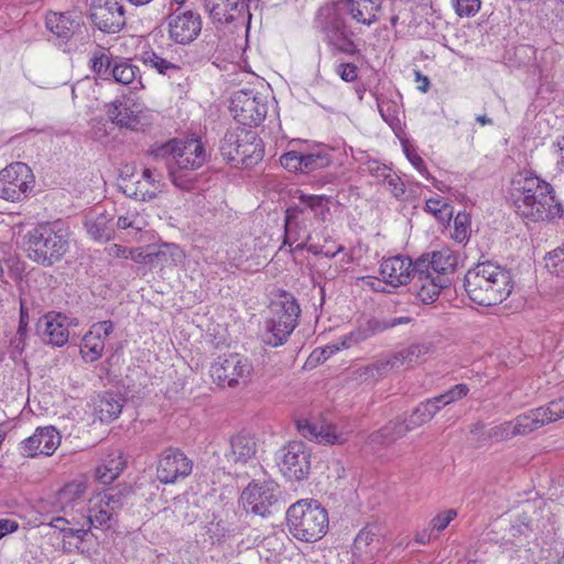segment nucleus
Returning a JSON list of instances; mask_svg holds the SVG:
<instances>
[{"mask_svg":"<svg viewBox=\"0 0 564 564\" xmlns=\"http://www.w3.org/2000/svg\"><path fill=\"white\" fill-rule=\"evenodd\" d=\"M510 196L517 214L532 221L561 218L564 212L551 184L528 171L514 175Z\"/></svg>","mask_w":564,"mask_h":564,"instance_id":"1","label":"nucleus"},{"mask_svg":"<svg viewBox=\"0 0 564 564\" xmlns=\"http://www.w3.org/2000/svg\"><path fill=\"white\" fill-rule=\"evenodd\" d=\"M150 155L154 161L164 163L172 184L183 191L193 187V172L206 161L205 149L197 139H172L152 148Z\"/></svg>","mask_w":564,"mask_h":564,"instance_id":"2","label":"nucleus"},{"mask_svg":"<svg viewBox=\"0 0 564 564\" xmlns=\"http://www.w3.org/2000/svg\"><path fill=\"white\" fill-rule=\"evenodd\" d=\"M464 288L474 303L494 306L510 295L513 285L509 271L492 262H482L467 271Z\"/></svg>","mask_w":564,"mask_h":564,"instance_id":"3","label":"nucleus"},{"mask_svg":"<svg viewBox=\"0 0 564 564\" xmlns=\"http://www.w3.org/2000/svg\"><path fill=\"white\" fill-rule=\"evenodd\" d=\"M23 239L28 257L43 267L61 261L69 248L68 227L59 220L37 224Z\"/></svg>","mask_w":564,"mask_h":564,"instance_id":"4","label":"nucleus"},{"mask_svg":"<svg viewBox=\"0 0 564 564\" xmlns=\"http://www.w3.org/2000/svg\"><path fill=\"white\" fill-rule=\"evenodd\" d=\"M564 417V398L549 402L519 414L511 421L495 425L484 433L485 440L495 443L508 441L514 436L528 435L540 427Z\"/></svg>","mask_w":564,"mask_h":564,"instance_id":"5","label":"nucleus"},{"mask_svg":"<svg viewBox=\"0 0 564 564\" xmlns=\"http://www.w3.org/2000/svg\"><path fill=\"white\" fill-rule=\"evenodd\" d=\"M315 29L323 35V41L333 55L338 53L347 56L360 54L355 41V33L347 24L344 12L337 4L326 3L322 6L314 19Z\"/></svg>","mask_w":564,"mask_h":564,"instance_id":"6","label":"nucleus"},{"mask_svg":"<svg viewBox=\"0 0 564 564\" xmlns=\"http://www.w3.org/2000/svg\"><path fill=\"white\" fill-rule=\"evenodd\" d=\"M328 513L316 500L303 499L289 507L286 524L297 540L313 543L321 540L328 530Z\"/></svg>","mask_w":564,"mask_h":564,"instance_id":"7","label":"nucleus"},{"mask_svg":"<svg viewBox=\"0 0 564 564\" xmlns=\"http://www.w3.org/2000/svg\"><path fill=\"white\" fill-rule=\"evenodd\" d=\"M219 150L224 159L242 167L254 166L264 155L262 140L256 131L246 128L227 131L220 141Z\"/></svg>","mask_w":564,"mask_h":564,"instance_id":"8","label":"nucleus"},{"mask_svg":"<svg viewBox=\"0 0 564 564\" xmlns=\"http://www.w3.org/2000/svg\"><path fill=\"white\" fill-rule=\"evenodd\" d=\"M126 501V492L121 489H109L89 499L87 513H83L80 524L85 536L91 528L108 530L117 522L118 512Z\"/></svg>","mask_w":564,"mask_h":564,"instance_id":"9","label":"nucleus"},{"mask_svg":"<svg viewBox=\"0 0 564 564\" xmlns=\"http://www.w3.org/2000/svg\"><path fill=\"white\" fill-rule=\"evenodd\" d=\"M411 322L412 318L410 316H401L390 319H380L377 317H367L360 319L358 321V325L350 333L344 335L338 344L326 346L319 352L315 350L310 358L313 359L318 354L316 360H321V358L326 360L334 351H337L340 348H350L379 333L397 327L399 325L410 324Z\"/></svg>","mask_w":564,"mask_h":564,"instance_id":"10","label":"nucleus"},{"mask_svg":"<svg viewBox=\"0 0 564 564\" xmlns=\"http://www.w3.org/2000/svg\"><path fill=\"white\" fill-rule=\"evenodd\" d=\"M280 499V487L273 480H253L241 494L245 510L260 517L271 514L278 508Z\"/></svg>","mask_w":564,"mask_h":564,"instance_id":"11","label":"nucleus"},{"mask_svg":"<svg viewBox=\"0 0 564 564\" xmlns=\"http://www.w3.org/2000/svg\"><path fill=\"white\" fill-rule=\"evenodd\" d=\"M253 367L248 358L238 354L218 357L210 367V376L221 387L247 384Z\"/></svg>","mask_w":564,"mask_h":564,"instance_id":"12","label":"nucleus"},{"mask_svg":"<svg viewBox=\"0 0 564 564\" xmlns=\"http://www.w3.org/2000/svg\"><path fill=\"white\" fill-rule=\"evenodd\" d=\"M311 452L302 442H291L276 453V465L290 481H302L311 471Z\"/></svg>","mask_w":564,"mask_h":564,"instance_id":"13","label":"nucleus"},{"mask_svg":"<svg viewBox=\"0 0 564 564\" xmlns=\"http://www.w3.org/2000/svg\"><path fill=\"white\" fill-rule=\"evenodd\" d=\"M230 111L242 126L257 127L267 116L268 102L260 93L243 89L232 95Z\"/></svg>","mask_w":564,"mask_h":564,"instance_id":"14","label":"nucleus"},{"mask_svg":"<svg viewBox=\"0 0 564 564\" xmlns=\"http://www.w3.org/2000/svg\"><path fill=\"white\" fill-rule=\"evenodd\" d=\"M165 22L169 39L175 44H191L202 32L200 14L183 7L172 9Z\"/></svg>","mask_w":564,"mask_h":564,"instance_id":"15","label":"nucleus"},{"mask_svg":"<svg viewBox=\"0 0 564 564\" xmlns=\"http://www.w3.org/2000/svg\"><path fill=\"white\" fill-rule=\"evenodd\" d=\"M34 184L31 169L22 162H14L0 172V198L18 202L26 197Z\"/></svg>","mask_w":564,"mask_h":564,"instance_id":"16","label":"nucleus"},{"mask_svg":"<svg viewBox=\"0 0 564 564\" xmlns=\"http://www.w3.org/2000/svg\"><path fill=\"white\" fill-rule=\"evenodd\" d=\"M131 253V259L137 263L150 265L151 268H170L181 264L185 259L183 250L174 243H162L160 246H147L138 248Z\"/></svg>","mask_w":564,"mask_h":564,"instance_id":"17","label":"nucleus"},{"mask_svg":"<svg viewBox=\"0 0 564 564\" xmlns=\"http://www.w3.org/2000/svg\"><path fill=\"white\" fill-rule=\"evenodd\" d=\"M87 489L88 481L85 477L73 479L57 490L53 506L65 516L82 517Z\"/></svg>","mask_w":564,"mask_h":564,"instance_id":"18","label":"nucleus"},{"mask_svg":"<svg viewBox=\"0 0 564 564\" xmlns=\"http://www.w3.org/2000/svg\"><path fill=\"white\" fill-rule=\"evenodd\" d=\"M89 15L105 33H117L126 25L122 0H93Z\"/></svg>","mask_w":564,"mask_h":564,"instance_id":"19","label":"nucleus"},{"mask_svg":"<svg viewBox=\"0 0 564 564\" xmlns=\"http://www.w3.org/2000/svg\"><path fill=\"white\" fill-rule=\"evenodd\" d=\"M193 470V460L181 449L170 447L162 454L156 467L158 479L162 484H175L186 478Z\"/></svg>","mask_w":564,"mask_h":564,"instance_id":"20","label":"nucleus"},{"mask_svg":"<svg viewBox=\"0 0 564 564\" xmlns=\"http://www.w3.org/2000/svg\"><path fill=\"white\" fill-rule=\"evenodd\" d=\"M68 318L62 313L48 312L37 322L36 332L51 346L62 347L69 338Z\"/></svg>","mask_w":564,"mask_h":564,"instance_id":"21","label":"nucleus"},{"mask_svg":"<svg viewBox=\"0 0 564 564\" xmlns=\"http://www.w3.org/2000/svg\"><path fill=\"white\" fill-rule=\"evenodd\" d=\"M111 321H102L93 324L84 335L80 345V355L86 362H94L101 358L106 338L113 332Z\"/></svg>","mask_w":564,"mask_h":564,"instance_id":"22","label":"nucleus"},{"mask_svg":"<svg viewBox=\"0 0 564 564\" xmlns=\"http://www.w3.org/2000/svg\"><path fill=\"white\" fill-rule=\"evenodd\" d=\"M61 443L58 431L52 426L37 427L33 435L21 443V452L24 456L52 455Z\"/></svg>","mask_w":564,"mask_h":564,"instance_id":"23","label":"nucleus"},{"mask_svg":"<svg viewBox=\"0 0 564 564\" xmlns=\"http://www.w3.org/2000/svg\"><path fill=\"white\" fill-rule=\"evenodd\" d=\"M416 260L405 256H395L384 259L380 264V273L384 283L393 288L405 285L414 279Z\"/></svg>","mask_w":564,"mask_h":564,"instance_id":"24","label":"nucleus"},{"mask_svg":"<svg viewBox=\"0 0 564 564\" xmlns=\"http://www.w3.org/2000/svg\"><path fill=\"white\" fill-rule=\"evenodd\" d=\"M457 265V256L448 248H443L432 253L422 254L416 259V272H424L431 275L447 276L453 273Z\"/></svg>","mask_w":564,"mask_h":564,"instance_id":"25","label":"nucleus"},{"mask_svg":"<svg viewBox=\"0 0 564 564\" xmlns=\"http://www.w3.org/2000/svg\"><path fill=\"white\" fill-rule=\"evenodd\" d=\"M46 29L58 40L66 43L83 29L82 17L78 13L51 12L45 18Z\"/></svg>","mask_w":564,"mask_h":564,"instance_id":"26","label":"nucleus"},{"mask_svg":"<svg viewBox=\"0 0 564 564\" xmlns=\"http://www.w3.org/2000/svg\"><path fill=\"white\" fill-rule=\"evenodd\" d=\"M330 4H337L338 10L344 12V15L348 13L356 22L372 25L378 21V11L381 9V0H375V2H367L365 0H338Z\"/></svg>","mask_w":564,"mask_h":564,"instance_id":"27","label":"nucleus"},{"mask_svg":"<svg viewBox=\"0 0 564 564\" xmlns=\"http://www.w3.org/2000/svg\"><path fill=\"white\" fill-rule=\"evenodd\" d=\"M449 285L448 276L431 275L424 272L422 275L414 271L413 288L415 289L416 297L423 304L434 303L441 293V290Z\"/></svg>","mask_w":564,"mask_h":564,"instance_id":"28","label":"nucleus"},{"mask_svg":"<svg viewBox=\"0 0 564 564\" xmlns=\"http://www.w3.org/2000/svg\"><path fill=\"white\" fill-rule=\"evenodd\" d=\"M300 313L301 308L297 301L292 295L284 293L279 300L271 303L269 319L288 329H295Z\"/></svg>","mask_w":564,"mask_h":564,"instance_id":"29","label":"nucleus"},{"mask_svg":"<svg viewBox=\"0 0 564 564\" xmlns=\"http://www.w3.org/2000/svg\"><path fill=\"white\" fill-rule=\"evenodd\" d=\"M299 199V205L290 206L286 209V228L291 226V224L295 221L297 216L300 214H303L306 209H311L314 216L322 221H324L326 219V216L329 214V198L326 196L301 194Z\"/></svg>","mask_w":564,"mask_h":564,"instance_id":"30","label":"nucleus"},{"mask_svg":"<svg viewBox=\"0 0 564 564\" xmlns=\"http://www.w3.org/2000/svg\"><path fill=\"white\" fill-rule=\"evenodd\" d=\"M256 454L257 443L254 438L246 434H236L229 440L225 457L231 465H246L256 457Z\"/></svg>","mask_w":564,"mask_h":564,"instance_id":"31","label":"nucleus"},{"mask_svg":"<svg viewBox=\"0 0 564 564\" xmlns=\"http://www.w3.org/2000/svg\"><path fill=\"white\" fill-rule=\"evenodd\" d=\"M109 118L120 127L137 130L142 122V109L130 101L115 102L108 112Z\"/></svg>","mask_w":564,"mask_h":564,"instance_id":"32","label":"nucleus"},{"mask_svg":"<svg viewBox=\"0 0 564 564\" xmlns=\"http://www.w3.org/2000/svg\"><path fill=\"white\" fill-rule=\"evenodd\" d=\"M296 426L301 435L310 441L319 444H336L341 442V437L335 433L330 425L317 424L308 420H299Z\"/></svg>","mask_w":564,"mask_h":564,"instance_id":"33","label":"nucleus"},{"mask_svg":"<svg viewBox=\"0 0 564 564\" xmlns=\"http://www.w3.org/2000/svg\"><path fill=\"white\" fill-rule=\"evenodd\" d=\"M411 429L408 427V423L404 417H398L390 421L380 430L371 433L368 437L370 444L378 446H389L398 440L404 437Z\"/></svg>","mask_w":564,"mask_h":564,"instance_id":"34","label":"nucleus"},{"mask_svg":"<svg viewBox=\"0 0 564 564\" xmlns=\"http://www.w3.org/2000/svg\"><path fill=\"white\" fill-rule=\"evenodd\" d=\"M112 216L107 212H93L85 217V228L89 237L96 241L109 240L113 232Z\"/></svg>","mask_w":564,"mask_h":564,"instance_id":"35","label":"nucleus"},{"mask_svg":"<svg viewBox=\"0 0 564 564\" xmlns=\"http://www.w3.org/2000/svg\"><path fill=\"white\" fill-rule=\"evenodd\" d=\"M435 350V346L432 341L415 343L409 347L395 352L401 366L412 367L420 364Z\"/></svg>","mask_w":564,"mask_h":564,"instance_id":"36","label":"nucleus"},{"mask_svg":"<svg viewBox=\"0 0 564 564\" xmlns=\"http://www.w3.org/2000/svg\"><path fill=\"white\" fill-rule=\"evenodd\" d=\"M123 403V398L113 392H105L99 395L96 403V411L98 412L100 421L109 422L117 419L122 411Z\"/></svg>","mask_w":564,"mask_h":564,"instance_id":"37","label":"nucleus"},{"mask_svg":"<svg viewBox=\"0 0 564 564\" xmlns=\"http://www.w3.org/2000/svg\"><path fill=\"white\" fill-rule=\"evenodd\" d=\"M126 460L120 452L111 453L104 463L97 467L96 476L105 485L111 484L123 470Z\"/></svg>","mask_w":564,"mask_h":564,"instance_id":"38","label":"nucleus"},{"mask_svg":"<svg viewBox=\"0 0 564 564\" xmlns=\"http://www.w3.org/2000/svg\"><path fill=\"white\" fill-rule=\"evenodd\" d=\"M80 517L63 516L53 518L50 525L64 534V538H76L79 542L85 540V529L80 524Z\"/></svg>","mask_w":564,"mask_h":564,"instance_id":"39","label":"nucleus"},{"mask_svg":"<svg viewBox=\"0 0 564 564\" xmlns=\"http://www.w3.org/2000/svg\"><path fill=\"white\" fill-rule=\"evenodd\" d=\"M440 411V405L435 404L433 399H429L425 402H421L410 415L405 416L404 420L408 423V427L411 431L419 426L430 422L435 414Z\"/></svg>","mask_w":564,"mask_h":564,"instance_id":"40","label":"nucleus"},{"mask_svg":"<svg viewBox=\"0 0 564 564\" xmlns=\"http://www.w3.org/2000/svg\"><path fill=\"white\" fill-rule=\"evenodd\" d=\"M294 329H288L276 322L267 319L264 322V329L261 334L262 343L267 346L279 347L289 339Z\"/></svg>","mask_w":564,"mask_h":564,"instance_id":"41","label":"nucleus"},{"mask_svg":"<svg viewBox=\"0 0 564 564\" xmlns=\"http://www.w3.org/2000/svg\"><path fill=\"white\" fill-rule=\"evenodd\" d=\"M139 67L131 64L128 59L117 57V59H115L113 68L111 69L110 79L122 85H130L135 82L140 84V80L137 79Z\"/></svg>","mask_w":564,"mask_h":564,"instance_id":"42","label":"nucleus"},{"mask_svg":"<svg viewBox=\"0 0 564 564\" xmlns=\"http://www.w3.org/2000/svg\"><path fill=\"white\" fill-rule=\"evenodd\" d=\"M118 56H112L108 51L99 48L93 53L90 64L93 72L101 79L109 80L111 69L113 68L115 59Z\"/></svg>","mask_w":564,"mask_h":564,"instance_id":"43","label":"nucleus"},{"mask_svg":"<svg viewBox=\"0 0 564 564\" xmlns=\"http://www.w3.org/2000/svg\"><path fill=\"white\" fill-rule=\"evenodd\" d=\"M141 61L145 66L155 69L159 74L162 75L171 76L181 69V67L177 64L162 57L154 51L143 52L141 55Z\"/></svg>","mask_w":564,"mask_h":564,"instance_id":"44","label":"nucleus"},{"mask_svg":"<svg viewBox=\"0 0 564 564\" xmlns=\"http://www.w3.org/2000/svg\"><path fill=\"white\" fill-rule=\"evenodd\" d=\"M143 182L150 185L151 188L140 189V193L134 195L141 200H150L156 197V193L160 192L162 186V175L150 167H145L142 172Z\"/></svg>","mask_w":564,"mask_h":564,"instance_id":"45","label":"nucleus"},{"mask_svg":"<svg viewBox=\"0 0 564 564\" xmlns=\"http://www.w3.org/2000/svg\"><path fill=\"white\" fill-rule=\"evenodd\" d=\"M377 99V106H378V110L382 117V119L391 127V128H395L400 124V119H399V113H400V109H399V105L393 101V100H389V99H381L379 97H376Z\"/></svg>","mask_w":564,"mask_h":564,"instance_id":"46","label":"nucleus"},{"mask_svg":"<svg viewBox=\"0 0 564 564\" xmlns=\"http://www.w3.org/2000/svg\"><path fill=\"white\" fill-rule=\"evenodd\" d=\"M238 7V0L229 1L227 0V3L218 2L215 3L209 13L210 17L220 23H230L235 20L234 11L237 10Z\"/></svg>","mask_w":564,"mask_h":564,"instance_id":"47","label":"nucleus"},{"mask_svg":"<svg viewBox=\"0 0 564 564\" xmlns=\"http://www.w3.org/2000/svg\"><path fill=\"white\" fill-rule=\"evenodd\" d=\"M330 162L329 155L323 151L303 154V173L325 169Z\"/></svg>","mask_w":564,"mask_h":564,"instance_id":"48","label":"nucleus"},{"mask_svg":"<svg viewBox=\"0 0 564 564\" xmlns=\"http://www.w3.org/2000/svg\"><path fill=\"white\" fill-rule=\"evenodd\" d=\"M468 392L469 388L467 384L458 383L448 389L447 391H445L444 393L438 394L432 399L435 402V404L440 405L441 410L443 406L465 398L468 394Z\"/></svg>","mask_w":564,"mask_h":564,"instance_id":"49","label":"nucleus"},{"mask_svg":"<svg viewBox=\"0 0 564 564\" xmlns=\"http://www.w3.org/2000/svg\"><path fill=\"white\" fill-rule=\"evenodd\" d=\"M375 540V534L367 530L362 529L356 536L352 545V553L355 556L362 558L367 556H371L372 551L370 550V545Z\"/></svg>","mask_w":564,"mask_h":564,"instance_id":"50","label":"nucleus"},{"mask_svg":"<svg viewBox=\"0 0 564 564\" xmlns=\"http://www.w3.org/2000/svg\"><path fill=\"white\" fill-rule=\"evenodd\" d=\"M470 234V217L466 213H458L454 219V230L451 237L459 243L468 240Z\"/></svg>","mask_w":564,"mask_h":564,"instance_id":"51","label":"nucleus"},{"mask_svg":"<svg viewBox=\"0 0 564 564\" xmlns=\"http://www.w3.org/2000/svg\"><path fill=\"white\" fill-rule=\"evenodd\" d=\"M425 209L433 214L440 221H448L452 218V207L440 198H430L425 203Z\"/></svg>","mask_w":564,"mask_h":564,"instance_id":"52","label":"nucleus"},{"mask_svg":"<svg viewBox=\"0 0 564 564\" xmlns=\"http://www.w3.org/2000/svg\"><path fill=\"white\" fill-rule=\"evenodd\" d=\"M545 268L550 273L564 278V248H557L547 253Z\"/></svg>","mask_w":564,"mask_h":564,"instance_id":"53","label":"nucleus"},{"mask_svg":"<svg viewBox=\"0 0 564 564\" xmlns=\"http://www.w3.org/2000/svg\"><path fill=\"white\" fill-rule=\"evenodd\" d=\"M371 367L376 379H380L386 376L390 370L400 368V361L395 356V352L371 362Z\"/></svg>","mask_w":564,"mask_h":564,"instance_id":"54","label":"nucleus"},{"mask_svg":"<svg viewBox=\"0 0 564 564\" xmlns=\"http://www.w3.org/2000/svg\"><path fill=\"white\" fill-rule=\"evenodd\" d=\"M303 153L297 151H289L281 155L280 163L281 165L290 171V172H300L303 173Z\"/></svg>","mask_w":564,"mask_h":564,"instance_id":"55","label":"nucleus"},{"mask_svg":"<svg viewBox=\"0 0 564 564\" xmlns=\"http://www.w3.org/2000/svg\"><path fill=\"white\" fill-rule=\"evenodd\" d=\"M145 225L142 217L137 212H128L127 215L119 216L117 226L120 229L131 228L135 231H141Z\"/></svg>","mask_w":564,"mask_h":564,"instance_id":"56","label":"nucleus"},{"mask_svg":"<svg viewBox=\"0 0 564 564\" xmlns=\"http://www.w3.org/2000/svg\"><path fill=\"white\" fill-rule=\"evenodd\" d=\"M28 332L17 330L10 339L9 354L15 360L22 356L26 346Z\"/></svg>","mask_w":564,"mask_h":564,"instance_id":"57","label":"nucleus"},{"mask_svg":"<svg viewBox=\"0 0 564 564\" xmlns=\"http://www.w3.org/2000/svg\"><path fill=\"white\" fill-rule=\"evenodd\" d=\"M457 517L455 509L445 510L436 514L430 522V529L432 531L442 532L447 525Z\"/></svg>","mask_w":564,"mask_h":564,"instance_id":"58","label":"nucleus"},{"mask_svg":"<svg viewBox=\"0 0 564 564\" xmlns=\"http://www.w3.org/2000/svg\"><path fill=\"white\" fill-rule=\"evenodd\" d=\"M455 9L459 17H473L480 9V0H455Z\"/></svg>","mask_w":564,"mask_h":564,"instance_id":"59","label":"nucleus"},{"mask_svg":"<svg viewBox=\"0 0 564 564\" xmlns=\"http://www.w3.org/2000/svg\"><path fill=\"white\" fill-rule=\"evenodd\" d=\"M343 250H344V247L341 245L328 246L327 242H325V245H323V246L316 245V243H312V245L307 246L308 252H311L315 256L323 254L327 258H334L337 253L341 252Z\"/></svg>","mask_w":564,"mask_h":564,"instance_id":"60","label":"nucleus"},{"mask_svg":"<svg viewBox=\"0 0 564 564\" xmlns=\"http://www.w3.org/2000/svg\"><path fill=\"white\" fill-rule=\"evenodd\" d=\"M335 72L346 83H352L358 77V67L352 63H339Z\"/></svg>","mask_w":564,"mask_h":564,"instance_id":"61","label":"nucleus"},{"mask_svg":"<svg viewBox=\"0 0 564 564\" xmlns=\"http://www.w3.org/2000/svg\"><path fill=\"white\" fill-rule=\"evenodd\" d=\"M350 376L352 380L358 381L360 383L377 381L371 364L355 368L351 371Z\"/></svg>","mask_w":564,"mask_h":564,"instance_id":"62","label":"nucleus"},{"mask_svg":"<svg viewBox=\"0 0 564 564\" xmlns=\"http://www.w3.org/2000/svg\"><path fill=\"white\" fill-rule=\"evenodd\" d=\"M386 182L388 189L394 197L399 198L405 193V186L399 176L390 174Z\"/></svg>","mask_w":564,"mask_h":564,"instance_id":"63","label":"nucleus"},{"mask_svg":"<svg viewBox=\"0 0 564 564\" xmlns=\"http://www.w3.org/2000/svg\"><path fill=\"white\" fill-rule=\"evenodd\" d=\"M368 171L379 181H386L391 174V170L387 165L376 161L368 164Z\"/></svg>","mask_w":564,"mask_h":564,"instance_id":"64","label":"nucleus"}]
</instances>
